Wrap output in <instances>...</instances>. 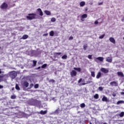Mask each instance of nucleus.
<instances>
[{
  "mask_svg": "<svg viewBox=\"0 0 124 124\" xmlns=\"http://www.w3.org/2000/svg\"><path fill=\"white\" fill-rule=\"evenodd\" d=\"M105 36V34H104L101 36H99V38L100 39H102V38H103Z\"/></svg>",
  "mask_w": 124,
  "mask_h": 124,
  "instance_id": "nucleus-34",
  "label": "nucleus"
},
{
  "mask_svg": "<svg viewBox=\"0 0 124 124\" xmlns=\"http://www.w3.org/2000/svg\"><path fill=\"white\" fill-rule=\"evenodd\" d=\"M85 4H86V3L85 2V1H81L80 3V6L82 7L83 6H84L85 5Z\"/></svg>",
  "mask_w": 124,
  "mask_h": 124,
  "instance_id": "nucleus-21",
  "label": "nucleus"
},
{
  "mask_svg": "<svg viewBox=\"0 0 124 124\" xmlns=\"http://www.w3.org/2000/svg\"><path fill=\"white\" fill-rule=\"evenodd\" d=\"M28 37H29V35H24L22 36V39H27Z\"/></svg>",
  "mask_w": 124,
  "mask_h": 124,
  "instance_id": "nucleus-22",
  "label": "nucleus"
},
{
  "mask_svg": "<svg viewBox=\"0 0 124 124\" xmlns=\"http://www.w3.org/2000/svg\"><path fill=\"white\" fill-rule=\"evenodd\" d=\"M87 47H88V45H86L83 46L84 50H87Z\"/></svg>",
  "mask_w": 124,
  "mask_h": 124,
  "instance_id": "nucleus-37",
  "label": "nucleus"
},
{
  "mask_svg": "<svg viewBox=\"0 0 124 124\" xmlns=\"http://www.w3.org/2000/svg\"><path fill=\"white\" fill-rule=\"evenodd\" d=\"M69 40H73V36H70L69 38Z\"/></svg>",
  "mask_w": 124,
  "mask_h": 124,
  "instance_id": "nucleus-43",
  "label": "nucleus"
},
{
  "mask_svg": "<svg viewBox=\"0 0 124 124\" xmlns=\"http://www.w3.org/2000/svg\"><path fill=\"white\" fill-rule=\"evenodd\" d=\"M49 82H51L52 83H55V81L54 79H50Z\"/></svg>",
  "mask_w": 124,
  "mask_h": 124,
  "instance_id": "nucleus-44",
  "label": "nucleus"
},
{
  "mask_svg": "<svg viewBox=\"0 0 124 124\" xmlns=\"http://www.w3.org/2000/svg\"><path fill=\"white\" fill-rule=\"evenodd\" d=\"M8 6V5H7V4H6V3H3L1 5V8L2 9H6Z\"/></svg>",
  "mask_w": 124,
  "mask_h": 124,
  "instance_id": "nucleus-9",
  "label": "nucleus"
},
{
  "mask_svg": "<svg viewBox=\"0 0 124 124\" xmlns=\"http://www.w3.org/2000/svg\"><path fill=\"white\" fill-rule=\"evenodd\" d=\"M98 90H100V92H102V91H103V87H99Z\"/></svg>",
  "mask_w": 124,
  "mask_h": 124,
  "instance_id": "nucleus-38",
  "label": "nucleus"
},
{
  "mask_svg": "<svg viewBox=\"0 0 124 124\" xmlns=\"http://www.w3.org/2000/svg\"><path fill=\"white\" fill-rule=\"evenodd\" d=\"M122 22H124V16L123 17V18L121 19Z\"/></svg>",
  "mask_w": 124,
  "mask_h": 124,
  "instance_id": "nucleus-52",
  "label": "nucleus"
},
{
  "mask_svg": "<svg viewBox=\"0 0 124 124\" xmlns=\"http://www.w3.org/2000/svg\"><path fill=\"white\" fill-rule=\"evenodd\" d=\"M90 69H92V68H91Z\"/></svg>",
  "mask_w": 124,
  "mask_h": 124,
  "instance_id": "nucleus-62",
  "label": "nucleus"
},
{
  "mask_svg": "<svg viewBox=\"0 0 124 124\" xmlns=\"http://www.w3.org/2000/svg\"><path fill=\"white\" fill-rule=\"evenodd\" d=\"M81 82H82V78H80L79 79V80L78 81V83H81Z\"/></svg>",
  "mask_w": 124,
  "mask_h": 124,
  "instance_id": "nucleus-47",
  "label": "nucleus"
},
{
  "mask_svg": "<svg viewBox=\"0 0 124 124\" xmlns=\"http://www.w3.org/2000/svg\"><path fill=\"white\" fill-rule=\"evenodd\" d=\"M87 17H88V15L87 14H84L82 15L81 16V20L84 21V19H85V18H87Z\"/></svg>",
  "mask_w": 124,
  "mask_h": 124,
  "instance_id": "nucleus-11",
  "label": "nucleus"
},
{
  "mask_svg": "<svg viewBox=\"0 0 124 124\" xmlns=\"http://www.w3.org/2000/svg\"><path fill=\"white\" fill-rule=\"evenodd\" d=\"M53 55L54 58H55V59H56V58H57V59H60L59 56H61V55H62V52H54L53 53Z\"/></svg>",
  "mask_w": 124,
  "mask_h": 124,
  "instance_id": "nucleus-6",
  "label": "nucleus"
},
{
  "mask_svg": "<svg viewBox=\"0 0 124 124\" xmlns=\"http://www.w3.org/2000/svg\"><path fill=\"white\" fill-rule=\"evenodd\" d=\"M94 98H95V99H98V94H95L94 96H93Z\"/></svg>",
  "mask_w": 124,
  "mask_h": 124,
  "instance_id": "nucleus-28",
  "label": "nucleus"
},
{
  "mask_svg": "<svg viewBox=\"0 0 124 124\" xmlns=\"http://www.w3.org/2000/svg\"><path fill=\"white\" fill-rule=\"evenodd\" d=\"M100 71L104 74H106L107 73H109V69L105 68H101Z\"/></svg>",
  "mask_w": 124,
  "mask_h": 124,
  "instance_id": "nucleus-3",
  "label": "nucleus"
},
{
  "mask_svg": "<svg viewBox=\"0 0 124 124\" xmlns=\"http://www.w3.org/2000/svg\"><path fill=\"white\" fill-rule=\"evenodd\" d=\"M8 74H5L3 76H1V81H4V82H5L6 81V80H7V79L8 78Z\"/></svg>",
  "mask_w": 124,
  "mask_h": 124,
  "instance_id": "nucleus-4",
  "label": "nucleus"
},
{
  "mask_svg": "<svg viewBox=\"0 0 124 124\" xmlns=\"http://www.w3.org/2000/svg\"><path fill=\"white\" fill-rule=\"evenodd\" d=\"M1 78H1V76H0V82H1V81H2V80H1Z\"/></svg>",
  "mask_w": 124,
  "mask_h": 124,
  "instance_id": "nucleus-51",
  "label": "nucleus"
},
{
  "mask_svg": "<svg viewBox=\"0 0 124 124\" xmlns=\"http://www.w3.org/2000/svg\"><path fill=\"white\" fill-rule=\"evenodd\" d=\"M101 75H102L101 72H99L97 73V75H96V78L97 79H99V78H100L101 77Z\"/></svg>",
  "mask_w": 124,
  "mask_h": 124,
  "instance_id": "nucleus-16",
  "label": "nucleus"
},
{
  "mask_svg": "<svg viewBox=\"0 0 124 124\" xmlns=\"http://www.w3.org/2000/svg\"><path fill=\"white\" fill-rule=\"evenodd\" d=\"M93 56L92 55H88V58L89 60H93Z\"/></svg>",
  "mask_w": 124,
  "mask_h": 124,
  "instance_id": "nucleus-35",
  "label": "nucleus"
},
{
  "mask_svg": "<svg viewBox=\"0 0 124 124\" xmlns=\"http://www.w3.org/2000/svg\"><path fill=\"white\" fill-rule=\"evenodd\" d=\"M47 35H48V33L43 34V36H47Z\"/></svg>",
  "mask_w": 124,
  "mask_h": 124,
  "instance_id": "nucleus-49",
  "label": "nucleus"
},
{
  "mask_svg": "<svg viewBox=\"0 0 124 124\" xmlns=\"http://www.w3.org/2000/svg\"><path fill=\"white\" fill-rule=\"evenodd\" d=\"M44 12L46 15H51V12L48 11V10H45L44 11Z\"/></svg>",
  "mask_w": 124,
  "mask_h": 124,
  "instance_id": "nucleus-20",
  "label": "nucleus"
},
{
  "mask_svg": "<svg viewBox=\"0 0 124 124\" xmlns=\"http://www.w3.org/2000/svg\"><path fill=\"white\" fill-rule=\"evenodd\" d=\"M109 41L110 42H111L112 43H113V44H115L116 43V41L115 40V39H114V38L113 37H110L109 38Z\"/></svg>",
  "mask_w": 124,
  "mask_h": 124,
  "instance_id": "nucleus-14",
  "label": "nucleus"
},
{
  "mask_svg": "<svg viewBox=\"0 0 124 124\" xmlns=\"http://www.w3.org/2000/svg\"><path fill=\"white\" fill-rule=\"evenodd\" d=\"M94 24H95V25H97V24H98V21H95L94 22Z\"/></svg>",
  "mask_w": 124,
  "mask_h": 124,
  "instance_id": "nucleus-48",
  "label": "nucleus"
},
{
  "mask_svg": "<svg viewBox=\"0 0 124 124\" xmlns=\"http://www.w3.org/2000/svg\"><path fill=\"white\" fill-rule=\"evenodd\" d=\"M29 16H27L26 18L28 20H33V19H35V16H36V14H29Z\"/></svg>",
  "mask_w": 124,
  "mask_h": 124,
  "instance_id": "nucleus-2",
  "label": "nucleus"
},
{
  "mask_svg": "<svg viewBox=\"0 0 124 124\" xmlns=\"http://www.w3.org/2000/svg\"><path fill=\"white\" fill-rule=\"evenodd\" d=\"M39 87V85L38 84H36L34 85V88L35 89H38V87Z\"/></svg>",
  "mask_w": 124,
  "mask_h": 124,
  "instance_id": "nucleus-36",
  "label": "nucleus"
},
{
  "mask_svg": "<svg viewBox=\"0 0 124 124\" xmlns=\"http://www.w3.org/2000/svg\"><path fill=\"white\" fill-rule=\"evenodd\" d=\"M14 90H15V88L14 87H13L12 89V91H14Z\"/></svg>",
  "mask_w": 124,
  "mask_h": 124,
  "instance_id": "nucleus-57",
  "label": "nucleus"
},
{
  "mask_svg": "<svg viewBox=\"0 0 124 124\" xmlns=\"http://www.w3.org/2000/svg\"><path fill=\"white\" fill-rule=\"evenodd\" d=\"M103 60H104V58L102 57H99L97 58H95L94 59V61L96 62H98V61L100 62H103Z\"/></svg>",
  "mask_w": 124,
  "mask_h": 124,
  "instance_id": "nucleus-5",
  "label": "nucleus"
},
{
  "mask_svg": "<svg viewBox=\"0 0 124 124\" xmlns=\"http://www.w3.org/2000/svg\"><path fill=\"white\" fill-rule=\"evenodd\" d=\"M109 84L111 87H118V84L117 81H111L110 82Z\"/></svg>",
  "mask_w": 124,
  "mask_h": 124,
  "instance_id": "nucleus-7",
  "label": "nucleus"
},
{
  "mask_svg": "<svg viewBox=\"0 0 124 124\" xmlns=\"http://www.w3.org/2000/svg\"><path fill=\"white\" fill-rule=\"evenodd\" d=\"M0 48H1V47H0Z\"/></svg>",
  "mask_w": 124,
  "mask_h": 124,
  "instance_id": "nucleus-63",
  "label": "nucleus"
},
{
  "mask_svg": "<svg viewBox=\"0 0 124 124\" xmlns=\"http://www.w3.org/2000/svg\"><path fill=\"white\" fill-rule=\"evenodd\" d=\"M102 101H104V102H108V101H109L108 100V98L106 96H105V95H104V96H103V98H102Z\"/></svg>",
  "mask_w": 124,
  "mask_h": 124,
  "instance_id": "nucleus-12",
  "label": "nucleus"
},
{
  "mask_svg": "<svg viewBox=\"0 0 124 124\" xmlns=\"http://www.w3.org/2000/svg\"><path fill=\"white\" fill-rule=\"evenodd\" d=\"M40 113L41 115H45V114H47V110H41Z\"/></svg>",
  "mask_w": 124,
  "mask_h": 124,
  "instance_id": "nucleus-19",
  "label": "nucleus"
},
{
  "mask_svg": "<svg viewBox=\"0 0 124 124\" xmlns=\"http://www.w3.org/2000/svg\"><path fill=\"white\" fill-rule=\"evenodd\" d=\"M121 94L124 95V92H121Z\"/></svg>",
  "mask_w": 124,
  "mask_h": 124,
  "instance_id": "nucleus-56",
  "label": "nucleus"
},
{
  "mask_svg": "<svg viewBox=\"0 0 124 124\" xmlns=\"http://www.w3.org/2000/svg\"><path fill=\"white\" fill-rule=\"evenodd\" d=\"M30 88L29 89H31V88H32L33 87V83H31L30 84Z\"/></svg>",
  "mask_w": 124,
  "mask_h": 124,
  "instance_id": "nucleus-42",
  "label": "nucleus"
},
{
  "mask_svg": "<svg viewBox=\"0 0 124 124\" xmlns=\"http://www.w3.org/2000/svg\"><path fill=\"white\" fill-rule=\"evenodd\" d=\"M88 10L87 9H86L85 11H87Z\"/></svg>",
  "mask_w": 124,
  "mask_h": 124,
  "instance_id": "nucleus-59",
  "label": "nucleus"
},
{
  "mask_svg": "<svg viewBox=\"0 0 124 124\" xmlns=\"http://www.w3.org/2000/svg\"><path fill=\"white\" fill-rule=\"evenodd\" d=\"M124 112H122L119 114V116L121 117V118L124 117Z\"/></svg>",
  "mask_w": 124,
  "mask_h": 124,
  "instance_id": "nucleus-33",
  "label": "nucleus"
},
{
  "mask_svg": "<svg viewBox=\"0 0 124 124\" xmlns=\"http://www.w3.org/2000/svg\"><path fill=\"white\" fill-rule=\"evenodd\" d=\"M112 95H113V96H114V97H115V96H116V94H115L114 93H113L112 94Z\"/></svg>",
  "mask_w": 124,
  "mask_h": 124,
  "instance_id": "nucleus-53",
  "label": "nucleus"
},
{
  "mask_svg": "<svg viewBox=\"0 0 124 124\" xmlns=\"http://www.w3.org/2000/svg\"><path fill=\"white\" fill-rule=\"evenodd\" d=\"M62 60H66V59H67V55H64L62 57Z\"/></svg>",
  "mask_w": 124,
  "mask_h": 124,
  "instance_id": "nucleus-26",
  "label": "nucleus"
},
{
  "mask_svg": "<svg viewBox=\"0 0 124 124\" xmlns=\"http://www.w3.org/2000/svg\"><path fill=\"white\" fill-rule=\"evenodd\" d=\"M98 5H102L103 4V2H98Z\"/></svg>",
  "mask_w": 124,
  "mask_h": 124,
  "instance_id": "nucleus-45",
  "label": "nucleus"
},
{
  "mask_svg": "<svg viewBox=\"0 0 124 124\" xmlns=\"http://www.w3.org/2000/svg\"><path fill=\"white\" fill-rule=\"evenodd\" d=\"M123 91L124 92V90H123Z\"/></svg>",
  "mask_w": 124,
  "mask_h": 124,
  "instance_id": "nucleus-61",
  "label": "nucleus"
},
{
  "mask_svg": "<svg viewBox=\"0 0 124 124\" xmlns=\"http://www.w3.org/2000/svg\"><path fill=\"white\" fill-rule=\"evenodd\" d=\"M23 86L25 87V88H28L29 87V82L27 81H24L23 82Z\"/></svg>",
  "mask_w": 124,
  "mask_h": 124,
  "instance_id": "nucleus-18",
  "label": "nucleus"
},
{
  "mask_svg": "<svg viewBox=\"0 0 124 124\" xmlns=\"http://www.w3.org/2000/svg\"><path fill=\"white\" fill-rule=\"evenodd\" d=\"M55 33L53 31H51L50 32H49V35L50 36H54V34Z\"/></svg>",
  "mask_w": 124,
  "mask_h": 124,
  "instance_id": "nucleus-24",
  "label": "nucleus"
},
{
  "mask_svg": "<svg viewBox=\"0 0 124 124\" xmlns=\"http://www.w3.org/2000/svg\"><path fill=\"white\" fill-rule=\"evenodd\" d=\"M123 62H124V60L123 61Z\"/></svg>",
  "mask_w": 124,
  "mask_h": 124,
  "instance_id": "nucleus-64",
  "label": "nucleus"
},
{
  "mask_svg": "<svg viewBox=\"0 0 124 124\" xmlns=\"http://www.w3.org/2000/svg\"><path fill=\"white\" fill-rule=\"evenodd\" d=\"M123 103H124V101L120 100L117 102V104H122Z\"/></svg>",
  "mask_w": 124,
  "mask_h": 124,
  "instance_id": "nucleus-31",
  "label": "nucleus"
},
{
  "mask_svg": "<svg viewBox=\"0 0 124 124\" xmlns=\"http://www.w3.org/2000/svg\"><path fill=\"white\" fill-rule=\"evenodd\" d=\"M37 10L39 12L40 16H43V12H42L41 9L38 8Z\"/></svg>",
  "mask_w": 124,
  "mask_h": 124,
  "instance_id": "nucleus-13",
  "label": "nucleus"
},
{
  "mask_svg": "<svg viewBox=\"0 0 124 124\" xmlns=\"http://www.w3.org/2000/svg\"><path fill=\"white\" fill-rule=\"evenodd\" d=\"M11 98L12 99H15V98H16V96H15V95H12L11 97Z\"/></svg>",
  "mask_w": 124,
  "mask_h": 124,
  "instance_id": "nucleus-41",
  "label": "nucleus"
},
{
  "mask_svg": "<svg viewBox=\"0 0 124 124\" xmlns=\"http://www.w3.org/2000/svg\"><path fill=\"white\" fill-rule=\"evenodd\" d=\"M51 22H56V18L55 17H52L51 19Z\"/></svg>",
  "mask_w": 124,
  "mask_h": 124,
  "instance_id": "nucleus-39",
  "label": "nucleus"
},
{
  "mask_svg": "<svg viewBox=\"0 0 124 124\" xmlns=\"http://www.w3.org/2000/svg\"><path fill=\"white\" fill-rule=\"evenodd\" d=\"M32 105H33L34 106L37 105V100H33V101L31 102Z\"/></svg>",
  "mask_w": 124,
  "mask_h": 124,
  "instance_id": "nucleus-15",
  "label": "nucleus"
},
{
  "mask_svg": "<svg viewBox=\"0 0 124 124\" xmlns=\"http://www.w3.org/2000/svg\"><path fill=\"white\" fill-rule=\"evenodd\" d=\"M8 76H10L12 79H14L15 78H16V76H17V72L15 71H13L12 72H9L8 74Z\"/></svg>",
  "mask_w": 124,
  "mask_h": 124,
  "instance_id": "nucleus-1",
  "label": "nucleus"
},
{
  "mask_svg": "<svg viewBox=\"0 0 124 124\" xmlns=\"http://www.w3.org/2000/svg\"><path fill=\"white\" fill-rule=\"evenodd\" d=\"M36 63H37L36 61H35L34 60L33 61V66H35V65H36Z\"/></svg>",
  "mask_w": 124,
  "mask_h": 124,
  "instance_id": "nucleus-40",
  "label": "nucleus"
},
{
  "mask_svg": "<svg viewBox=\"0 0 124 124\" xmlns=\"http://www.w3.org/2000/svg\"><path fill=\"white\" fill-rule=\"evenodd\" d=\"M16 89L17 91H20V87H19V85H18V84H16Z\"/></svg>",
  "mask_w": 124,
  "mask_h": 124,
  "instance_id": "nucleus-30",
  "label": "nucleus"
},
{
  "mask_svg": "<svg viewBox=\"0 0 124 124\" xmlns=\"http://www.w3.org/2000/svg\"><path fill=\"white\" fill-rule=\"evenodd\" d=\"M123 39H124V37H123Z\"/></svg>",
  "mask_w": 124,
  "mask_h": 124,
  "instance_id": "nucleus-60",
  "label": "nucleus"
},
{
  "mask_svg": "<svg viewBox=\"0 0 124 124\" xmlns=\"http://www.w3.org/2000/svg\"><path fill=\"white\" fill-rule=\"evenodd\" d=\"M80 107L81 108H85V107H86V105L85 103H82L80 104Z\"/></svg>",
  "mask_w": 124,
  "mask_h": 124,
  "instance_id": "nucleus-29",
  "label": "nucleus"
},
{
  "mask_svg": "<svg viewBox=\"0 0 124 124\" xmlns=\"http://www.w3.org/2000/svg\"><path fill=\"white\" fill-rule=\"evenodd\" d=\"M117 75L120 76V77H124V73L122 72H117Z\"/></svg>",
  "mask_w": 124,
  "mask_h": 124,
  "instance_id": "nucleus-17",
  "label": "nucleus"
},
{
  "mask_svg": "<svg viewBox=\"0 0 124 124\" xmlns=\"http://www.w3.org/2000/svg\"><path fill=\"white\" fill-rule=\"evenodd\" d=\"M86 84V83H82V85L84 86Z\"/></svg>",
  "mask_w": 124,
  "mask_h": 124,
  "instance_id": "nucleus-58",
  "label": "nucleus"
},
{
  "mask_svg": "<svg viewBox=\"0 0 124 124\" xmlns=\"http://www.w3.org/2000/svg\"><path fill=\"white\" fill-rule=\"evenodd\" d=\"M91 73L92 77H95V73L94 71H91Z\"/></svg>",
  "mask_w": 124,
  "mask_h": 124,
  "instance_id": "nucleus-23",
  "label": "nucleus"
},
{
  "mask_svg": "<svg viewBox=\"0 0 124 124\" xmlns=\"http://www.w3.org/2000/svg\"><path fill=\"white\" fill-rule=\"evenodd\" d=\"M60 112H61L60 108H58L54 111V113H55V114H59Z\"/></svg>",
  "mask_w": 124,
  "mask_h": 124,
  "instance_id": "nucleus-27",
  "label": "nucleus"
},
{
  "mask_svg": "<svg viewBox=\"0 0 124 124\" xmlns=\"http://www.w3.org/2000/svg\"><path fill=\"white\" fill-rule=\"evenodd\" d=\"M1 73H3V72H2L0 69V74H1Z\"/></svg>",
  "mask_w": 124,
  "mask_h": 124,
  "instance_id": "nucleus-54",
  "label": "nucleus"
},
{
  "mask_svg": "<svg viewBox=\"0 0 124 124\" xmlns=\"http://www.w3.org/2000/svg\"><path fill=\"white\" fill-rule=\"evenodd\" d=\"M106 62H113V58L112 57H107Z\"/></svg>",
  "mask_w": 124,
  "mask_h": 124,
  "instance_id": "nucleus-10",
  "label": "nucleus"
},
{
  "mask_svg": "<svg viewBox=\"0 0 124 124\" xmlns=\"http://www.w3.org/2000/svg\"><path fill=\"white\" fill-rule=\"evenodd\" d=\"M70 75L71 77H74L75 76H76V75H77V72H76L75 70H73L70 72Z\"/></svg>",
  "mask_w": 124,
  "mask_h": 124,
  "instance_id": "nucleus-8",
  "label": "nucleus"
},
{
  "mask_svg": "<svg viewBox=\"0 0 124 124\" xmlns=\"http://www.w3.org/2000/svg\"><path fill=\"white\" fill-rule=\"evenodd\" d=\"M40 68H41V67L39 66L37 68V69H40Z\"/></svg>",
  "mask_w": 124,
  "mask_h": 124,
  "instance_id": "nucleus-55",
  "label": "nucleus"
},
{
  "mask_svg": "<svg viewBox=\"0 0 124 124\" xmlns=\"http://www.w3.org/2000/svg\"><path fill=\"white\" fill-rule=\"evenodd\" d=\"M46 67H47V64H46V63L44 64L41 66V68H46Z\"/></svg>",
  "mask_w": 124,
  "mask_h": 124,
  "instance_id": "nucleus-32",
  "label": "nucleus"
},
{
  "mask_svg": "<svg viewBox=\"0 0 124 124\" xmlns=\"http://www.w3.org/2000/svg\"><path fill=\"white\" fill-rule=\"evenodd\" d=\"M3 86L0 85V89H3Z\"/></svg>",
  "mask_w": 124,
  "mask_h": 124,
  "instance_id": "nucleus-50",
  "label": "nucleus"
},
{
  "mask_svg": "<svg viewBox=\"0 0 124 124\" xmlns=\"http://www.w3.org/2000/svg\"><path fill=\"white\" fill-rule=\"evenodd\" d=\"M75 70H77V71H78V72H81V68H74Z\"/></svg>",
  "mask_w": 124,
  "mask_h": 124,
  "instance_id": "nucleus-25",
  "label": "nucleus"
},
{
  "mask_svg": "<svg viewBox=\"0 0 124 124\" xmlns=\"http://www.w3.org/2000/svg\"><path fill=\"white\" fill-rule=\"evenodd\" d=\"M92 83V81L88 80L86 82L87 84H91Z\"/></svg>",
  "mask_w": 124,
  "mask_h": 124,
  "instance_id": "nucleus-46",
  "label": "nucleus"
}]
</instances>
